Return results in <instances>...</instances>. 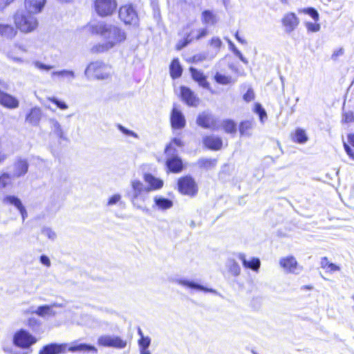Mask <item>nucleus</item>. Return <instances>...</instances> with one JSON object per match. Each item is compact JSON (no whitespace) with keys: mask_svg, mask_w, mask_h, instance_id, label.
<instances>
[{"mask_svg":"<svg viewBox=\"0 0 354 354\" xmlns=\"http://www.w3.org/2000/svg\"><path fill=\"white\" fill-rule=\"evenodd\" d=\"M202 21L205 24L215 25L217 22L216 15L211 10H204L202 12Z\"/></svg>","mask_w":354,"mask_h":354,"instance_id":"nucleus-33","label":"nucleus"},{"mask_svg":"<svg viewBox=\"0 0 354 354\" xmlns=\"http://www.w3.org/2000/svg\"><path fill=\"white\" fill-rule=\"evenodd\" d=\"M50 311V307L47 305L39 306L36 310V314L39 316H44Z\"/></svg>","mask_w":354,"mask_h":354,"instance_id":"nucleus-42","label":"nucleus"},{"mask_svg":"<svg viewBox=\"0 0 354 354\" xmlns=\"http://www.w3.org/2000/svg\"><path fill=\"white\" fill-rule=\"evenodd\" d=\"M41 232L44 234L49 239L54 240L56 238L55 232L50 227H44Z\"/></svg>","mask_w":354,"mask_h":354,"instance_id":"nucleus-44","label":"nucleus"},{"mask_svg":"<svg viewBox=\"0 0 354 354\" xmlns=\"http://www.w3.org/2000/svg\"><path fill=\"white\" fill-rule=\"evenodd\" d=\"M40 261L44 266L49 267L50 266V261L49 258L46 255H41L40 257Z\"/></svg>","mask_w":354,"mask_h":354,"instance_id":"nucleus-54","label":"nucleus"},{"mask_svg":"<svg viewBox=\"0 0 354 354\" xmlns=\"http://www.w3.org/2000/svg\"><path fill=\"white\" fill-rule=\"evenodd\" d=\"M85 74L89 79L105 80L111 76V66L101 61H95L88 64Z\"/></svg>","mask_w":354,"mask_h":354,"instance_id":"nucleus-4","label":"nucleus"},{"mask_svg":"<svg viewBox=\"0 0 354 354\" xmlns=\"http://www.w3.org/2000/svg\"><path fill=\"white\" fill-rule=\"evenodd\" d=\"M37 342V339L28 330L20 329L12 337L13 344L21 349H28Z\"/></svg>","mask_w":354,"mask_h":354,"instance_id":"nucleus-6","label":"nucleus"},{"mask_svg":"<svg viewBox=\"0 0 354 354\" xmlns=\"http://www.w3.org/2000/svg\"><path fill=\"white\" fill-rule=\"evenodd\" d=\"M300 22L299 19L294 12H288L281 19V24L288 33L294 31Z\"/></svg>","mask_w":354,"mask_h":354,"instance_id":"nucleus-14","label":"nucleus"},{"mask_svg":"<svg viewBox=\"0 0 354 354\" xmlns=\"http://www.w3.org/2000/svg\"><path fill=\"white\" fill-rule=\"evenodd\" d=\"M185 125V119L184 116L178 112V129L184 127Z\"/></svg>","mask_w":354,"mask_h":354,"instance_id":"nucleus-55","label":"nucleus"},{"mask_svg":"<svg viewBox=\"0 0 354 354\" xmlns=\"http://www.w3.org/2000/svg\"><path fill=\"white\" fill-rule=\"evenodd\" d=\"M178 191L183 195L194 197L198 193V187L193 177L185 176L178 178Z\"/></svg>","mask_w":354,"mask_h":354,"instance_id":"nucleus-8","label":"nucleus"},{"mask_svg":"<svg viewBox=\"0 0 354 354\" xmlns=\"http://www.w3.org/2000/svg\"><path fill=\"white\" fill-rule=\"evenodd\" d=\"M97 344L103 347H109L116 349H124L128 342L127 339L118 335H101L97 338Z\"/></svg>","mask_w":354,"mask_h":354,"instance_id":"nucleus-9","label":"nucleus"},{"mask_svg":"<svg viewBox=\"0 0 354 354\" xmlns=\"http://www.w3.org/2000/svg\"><path fill=\"white\" fill-rule=\"evenodd\" d=\"M54 132L55 134H57V136L62 138L64 136V132L62 131V129L59 124L58 122L55 121L54 122Z\"/></svg>","mask_w":354,"mask_h":354,"instance_id":"nucleus-50","label":"nucleus"},{"mask_svg":"<svg viewBox=\"0 0 354 354\" xmlns=\"http://www.w3.org/2000/svg\"><path fill=\"white\" fill-rule=\"evenodd\" d=\"M254 112L259 115V119L261 121H263L264 119L267 118V114L264 109L262 107V106L257 103L254 105Z\"/></svg>","mask_w":354,"mask_h":354,"instance_id":"nucleus-38","label":"nucleus"},{"mask_svg":"<svg viewBox=\"0 0 354 354\" xmlns=\"http://www.w3.org/2000/svg\"><path fill=\"white\" fill-rule=\"evenodd\" d=\"M2 203L4 205H14L20 212L23 221H24L27 218L28 213L26 212V209L25 207L23 205L21 200L18 197L12 195L6 196L3 198Z\"/></svg>","mask_w":354,"mask_h":354,"instance_id":"nucleus-16","label":"nucleus"},{"mask_svg":"<svg viewBox=\"0 0 354 354\" xmlns=\"http://www.w3.org/2000/svg\"><path fill=\"white\" fill-rule=\"evenodd\" d=\"M0 104L7 109H14L19 106V100L13 95L0 90Z\"/></svg>","mask_w":354,"mask_h":354,"instance_id":"nucleus-19","label":"nucleus"},{"mask_svg":"<svg viewBox=\"0 0 354 354\" xmlns=\"http://www.w3.org/2000/svg\"><path fill=\"white\" fill-rule=\"evenodd\" d=\"M196 124L201 128L213 131L218 130L219 127L216 118L212 114L205 111L198 114Z\"/></svg>","mask_w":354,"mask_h":354,"instance_id":"nucleus-11","label":"nucleus"},{"mask_svg":"<svg viewBox=\"0 0 354 354\" xmlns=\"http://www.w3.org/2000/svg\"><path fill=\"white\" fill-rule=\"evenodd\" d=\"M170 74L174 79L177 77V59H174L170 64Z\"/></svg>","mask_w":354,"mask_h":354,"instance_id":"nucleus-47","label":"nucleus"},{"mask_svg":"<svg viewBox=\"0 0 354 354\" xmlns=\"http://www.w3.org/2000/svg\"><path fill=\"white\" fill-rule=\"evenodd\" d=\"M236 56H237L240 60H241L244 64H248V61L243 56L242 53L240 52L239 54H237Z\"/></svg>","mask_w":354,"mask_h":354,"instance_id":"nucleus-60","label":"nucleus"},{"mask_svg":"<svg viewBox=\"0 0 354 354\" xmlns=\"http://www.w3.org/2000/svg\"><path fill=\"white\" fill-rule=\"evenodd\" d=\"M49 100L50 102L55 104L62 110H65L68 108V106L66 104V103H64V102H61L55 97L50 98Z\"/></svg>","mask_w":354,"mask_h":354,"instance_id":"nucleus-48","label":"nucleus"},{"mask_svg":"<svg viewBox=\"0 0 354 354\" xmlns=\"http://www.w3.org/2000/svg\"><path fill=\"white\" fill-rule=\"evenodd\" d=\"M189 71L192 79L197 82L200 85L206 86L208 85L205 75L200 71L194 67L189 68Z\"/></svg>","mask_w":354,"mask_h":354,"instance_id":"nucleus-28","label":"nucleus"},{"mask_svg":"<svg viewBox=\"0 0 354 354\" xmlns=\"http://www.w3.org/2000/svg\"><path fill=\"white\" fill-rule=\"evenodd\" d=\"M279 266L286 272L294 273L299 268V263L292 255L282 257L279 260Z\"/></svg>","mask_w":354,"mask_h":354,"instance_id":"nucleus-18","label":"nucleus"},{"mask_svg":"<svg viewBox=\"0 0 354 354\" xmlns=\"http://www.w3.org/2000/svg\"><path fill=\"white\" fill-rule=\"evenodd\" d=\"M254 93L252 88H248L243 95V98L246 102H250L254 99Z\"/></svg>","mask_w":354,"mask_h":354,"instance_id":"nucleus-45","label":"nucleus"},{"mask_svg":"<svg viewBox=\"0 0 354 354\" xmlns=\"http://www.w3.org/2000/svg\"><path fill=\"white\" fill-rule=\"evenodd\" d=\"M67 351L69 352H84L97 353V349L93 345L86 344H80L68 346L67 344L50 343L44 345L39 351L38 354H61Z\"/></svg>","mask_w":354,"mask_h":354,"instance_id":"nucleus-2","label":"nucleus"},{"mask_svg":"<svg viewBox=\"0 0 354 354\" xmlns=\"http://www.w3.org/2000/svg\"><path fill=\"white\" fill-rule=\"evenodd\" d=\"M119 19L126 25H134L138 21V15L133 4L121 6L118 10Z\"/></svg>","mask_w":354,"mask_h":354,"instance_id":"nucleus-10","label":"nucleus"},{"mask_svg":"<svg viewBox=\"0 0 354 354\" xmlns=\"http://www.w3.org/2000/svg\"><path fill=\"white\" fill-rule=\"evenodd\" d=\"M254 122L252 120H243L239 124V131L241 136H250L251 131L253 128Z\"/></svg>","mask_w":354,"mask_h":354,"instance_id":"nucleus-27","label":"nucleus"},{"mask_svg":"<svg viewBox=\"0 0 354 354\" xmlns=\"http://www.w3.org/2000/svg\"><path fill=\"white\" fill-rule=\"evenodd\" d=\"M0 35L12 39L17 35V30L10 24H0Z\"/></svg>","mask_w":354,"mask_h":354,"instance_id":"nucleus-30","label":"nucleus"},{"mask_svg":"<svg viewBox=\"0 0 354 354\" xmlns=\"http://www.w3.org/2000/svg\"><path fill=\"white\" fill-rule=\"evenodd\" d=\"M89 31L92 35H100L106 39L104 43L94 45L91 49L93 53L98 54L106 52L126 39V35L120 28L109 26L104 22L90 25Z\"/></svg>","mask_w":354,"mask_h":354,"instance_id":"nucleus-1","label":"nucleus"},{"mask_svg":"<svg viewBox=\"0 0 354 354\" xmlns=\"http://www.w3.org/2000/svg\"><path fill=\"white\" fill-rule=\"evenodd\" d=\"M345 120L347 122H353L354 121V116L352 114L351 115H349V116L346 115Z\"/></svg>","mask_w":354,"mask_h":354,"instance_id":"nucleus-61","label":"nucleus"},{"mask_svg":"<svg viewBox=\"0 0 354 354\" xmlns=\"http://www.w3.org/2000/svg\"><path fill=\"white\" fill-rule=\"evenodd\" d=\"M302 12L305 14L309 15L315 21L319 20V13L313 8H307L302 10Z\"/></svg>","mask_w":354,"mask_h":354,"instance_id":"nucleus-39","label":"nucleus"},{"mask_svg":"<svg viewBox=\"0 0 354 354\" xmlns=\"http://www.w3.org/2000/svg\"><path fill=\"white\" fill-rule=\"evenodd\" d=\"M40 68H42V69H45L46 71H48V70L52 69L53 66H52L45 65V64H41L40 65Z\"/></svg>","mask_w":354,"mask_h":354,"instance_id":"nucleus-62","label":"nucleus"},{"mask_svg":"<svg viewBox=\"0 0 354 354\" xmlns=\"http://www.w3.org/2000/svg\"><path fill=\"white\" fill-rule=\"evenodd\" d=\"M209 44L212 48L216 50H219L222 46V41L219 37H212L209 40Z\"/></svg>","mask_w":354,"mask_h":354,"instance_id":"nucleus-43","label":"nucleus"},{"mask_svg":"<svg viewBox=\"0 0 354 354\" xmlns=\"http://www.w3.org/2000/svg\"><path fill=\"white\" fill-rule=\"evenodd\" d=\"M15 171L13 176L19 178L24 176L28 170V163L26 159L19 158L14 165Z\"/></svg>","mask_w":354,"mask_h":354,"instance_id":"nucleus-24","label":"nucleus"},{"mask_svg":"<svg viewBox=\"0 0 354 354\" xmlns=\"http://www.w3.org/2000/svg\"><path fill=\"white\" fill-rule=\"evenodd\" d=\"M13 24L17 32L29 34L35 31L39 26L38 19L28 11H16L12 15Z\"/></svg>","mask_w":354,"mask_h":354,"instance_id":"nucleus-3","label":"nucleus"},{"mask_svg":"<svg viewBox=\"0 0 354 354\" xmlns=\"http://www.w3.org/2000/svg\"><path fill=\"white\" fill-rule=\"evenodd\" d=\"M292 142L295 143L302 144L308 140V136L306 131L300 128L296 129L295 131L290 134Z\"/></svg>","mask_w":354,"mask_h":354,"instance_id":"nucleus-29","label":"nucleus"},{"mask_svg":"<svg viewBox=\"0 0 354 354\" xmlns=\"http://www.w3.org/2000/svg\"><path fill=\"white\" fill-rule=\"evenodd\" d=\"M15 0H0V9L3 10L13 3Z\"/></svg>","mask_w":354,"mask_h":354,"instance_id":"nucleus-53","label":"nucleus"},{"mask_svg":"<svg viewBox=\"0 0 354 354\" xmlns=\"http://www.w3.org/2000/svg\"><path fill=\"white\" fill-rule=\"evenodd\" d=\"M221 127L224 133L234 135L237 131V124L232 119H225L221 123Z\"/></svg>","mask_w":354,"mask_h":354,"instance_id":"nucleus-26","label":"nucleus"},{"mask_svg":"<svg viewBox=\"0 0 354 354\" xmlns=\"http://www.w3.org/2000/svg\"><path fill=\"white\" fill-rule=\"evenodd\" d=\"M344 148L347 155L354 160V133L348 134L347 142H344Z\"/></svg>","mask_w":354,"mask_h":354,"instance_id":"nucleus-32","label":"nucleus"},{"mask_svg":"<svg viewBox=\"0 0 354 354\" xmlns=\"http://www.w3.org/2000/svg\"><path fill=\"white\" fill-rule=\"evenodd\" d=\"M40 325V322L35 318H29L27 321V326L30 327L32 330H35V328Z\"/></svg>","mask_w":354,"mask_h":354,"instance_id":"nucleus-49","label":"nucleus"},{"mask_svg":"<svg viewBox=\"0 0 354 354\" xmlns=\"http://www.w3.org/2000/svg\"><path fill=\"white\" fill-rule=\"evenodd\" d=\"M143 180L147 183V192L154 191L161 189L163 187L164 182L162 179L156 178L151 173H145Z\"/></svg>","mask_w":354,"mask_h":354,"instance_id":"nucleus-17","label":"nucleus"},{"mask_svg":"<svg viewBox=\"0 0 354 354\" xmlns=\"http://www.w3.org/2000/svg\"><path fill=\"white\" fill-rule=\"evenodd\" d=\"M138 334L140 338L138 340L140 354H151L148 348L151 344V338L149 336H145L142 330L138 328Z\"/></svg>","mask_w":354,"mask_h":354,"instance_id":"nucleus-22","label":"nucleus"},{"mask_svg":"<svg viewBox=\"0 0 354 354\" xmlns=\"http://www.w3.org/2000/svg\"><path fill=\"white\" fill-rule=\"evenodd\" d=\"M41 118V109L38 107H34L26 115V121L32 124H37Z\"/></svg>","mask_w":354,"mask_h":354,"instance_id":"nucleus-25","label":"nucleus"},{"mask_svg":"<svg viewBox=\"0 0 354 354\" xmlns=\"http://www.w3.org/2000/svg\"><path fill=\"white\" fill-rule=\"evenodd\" d=\"M131 187L133 191V199L137 198L144 191H146V187L138 180L131 182Z\"/></svg>","mask_w":354,"mask_h":354,"instance_id":"nucleus-35","label":"nucleus"},{"mask_svg":"<svg viewBox=\"0 0 354 354\" xmlns=\"http://www.w3.org/2000/svg\"><path fill=\"white\" fill-rule=\"evenodd\" d=\"M198 165L201 169H209L214 167L217 163L216 158H201L198 160Z\"/></svg>","mask_w":354,"mask_h":354,"instance_id":"nucleus-34","label":"nucleus"},{"mask_svg":"<svg viewBox=\"0 0 354 354\" xmlns=\"http://www.w3.org/2000/svg\"><path fill=\"white\" fill-rule=\"evenodd\" d=\"M15 177L12 174L6 171H0V190L8 189L12 187L13 180Z\"/></svg>","mask_w":354,"mask_h":354,"instance_id":"nucleus-23","label":"nucleus"},{"mask_svg":"<svg viewBox=\"0 0 354 354\" xmlns=\"http://www.w3.org/2000/svg\"><path fill=\"white\" fill-rule=\"evenodd\" d=\"M177 145V140L174 138L172 141L166 147L165 152L167 156L171 158L167 161V166L169 170L173 172H177V156H174L173 152L175 151Z\"/></svg>","mask_w":354,"mask_h":354,"instance_id":"nucleus-13","label":"nucleus"},{"mask_svg":"<svg viewBox=\"0 0 354 354\" xmlns=\"http://www.w3.org/2000/svg\"><path fill=\"white\" fill-rule=\"evenodd\" d=\"M180 283H181L182 285L187 287V288H192V289H196V290H203V288L197 284V283H195L194 282H192V281H178Z\"/></svg>","mask_w":354,"mask_h":354,"instance_id":"nucleus-41","label":"nucleus"},{"mask_svg":"<svg viewBox=\"0 0 354 354\" xmlns=\"http://www.w3.org/2000/svg\"><path fill=\"white\" fill-rule=\"evenodd\" d=\"M239 259L245 268L258 272L261 266V261L259 258L252 257L250 260H247L246 256L244 254H240L239 255Z\"/></svg>","mask_w":354,"mask_h":354,"instance_id":"nucleus-21","label":"nucleus"},{"mask_svg":"<svg viewBox=\"0 0 354 354\" xmlns=\"http://www.w3.org/2000/svg\"><path fill=\"white\" fill-rule=\"evenodd\" d=\"M320 266L326 272H335L340 270V267L330 262L328 257H322L320 260Z\"/></svg>","mask_w":354,"mask_h":354,"instance_id":"nucleus-31","label":"nucleus"},{"mask_svg":"<svg viewBox=\"0 0 354 354\" xmlns=\"http://www.w3.org/2000/svg\"><path fill=\"white\" fill-rule=\"evenodd\" d=\"M214 81L219 84L227 85L231 84L233 80L231 76L216 72L214 76Z\"/></svg>","mask_w":354,"mask_h":354,"instance_id":"nucleus-36","label":"nucleus"},{"mask_svg":"<svg viewBox=\"0 0 354 354\" xmlns=\"http://www.w3.org/2000/svg\"><path fill=\"white\" fill-rule=\"evenodd\" d=\"M120 198L121 196L120 194H114L109 198L107 204L109 205H114L117 203L120 200Z\"/></svg>","mask_w":354,"mask_h":354,"instance_id":"nucleus-52","label":"nucleus"},{"mask_svg":"<svg viewBox=\"0 0 354 354\" xmlns=\"http://www.w3.org/2000/svg\"><path fill=\"white\" fill-rule=\"evenodd\" d=\"M306 27L309 32H315L320 30V24L317 23L308 22L306 24Z\"/></svg>","mask_w":354,"mask_h":354,"instance_id":"nucleus-40","label":"nucleus"},{"mask_svg":"<svg viewBox=\"0 0 354 354\" xmlns=\"http://www.w3.org/2000/svg\"><path fill=\"white\" fill-rule=\"evenodd\" d=\"M118 128L122 131L124 133H125L126 135H134L133 132H132L130 130H128L127 129H125L123 126H122L121 124H118Z\"/></svg>","mask_w":354,"mask_h":354,"instance_id":"nucleus-56","label":"nucleus"},{"mask_svg":"<svg viewBox=\"0 0 354 354\" xmlns=\"http://www.w3.org/2000/svg\"><path fill=\"white\" fill-rule=\"evenodd\" d=\"M171 124L174 128L177 127V107L174 105L171 115Z\"/></svg>","mask_w":354,"mask_h":354,"instance_id":"nucleus-46","label":"nucleus"},{"mask_svg":"<svg viewBox=\"0 0 354 354\" xmlns=\"http://www.w3.org/2000/svg\"><path fill=\"white\" fill-rule=\"evenodd\" d=\"M202 143L205 149L211 151H220L223 147V138L214 134H207L203 136Z\"/></svg>","mask_w":354,"mask_h":354,"instance_id":"nucleus-12","label":"nucleus"},{"mask_svg":"<svg viewBox=\"0 0 354 354\" xmlns=\"http://www.w3.org/2000/svg\"><path fill=\"white\" fill-rule=\"evenodd\" d=\"M155 203L156 205L158 207V208L161 209H169L173 205V203L171 201L165 198H156Z\"/></svg>","mask_w":354,"mask_h":354,"instance_id":"nucleus-37","label":"nucleus"},{"mask_svg":"<svg viewBox=\"0 0 354 354\" xmlns=\"http://www.w3.org/2000/svg\"><path fill=\"white\" fill-rule=\"evenodd\" d=\"M206 59V56L204 54L194 55L191 57L192 62L198 63L201 62Z\"/></svg>","mask_w":354,"mask_h":354,"instance_id":"nucleus-51","label":"nucleus"},{"mask_svg":"<svg viewBox=\"0 0 354 354\" xmlns=\"http://www.w3.org/2000/svg\"><path fill=\"white\" fill-rule=\"evenodd\" d=\"M178 172H180L183 168V162H182L181 160H180L179 158H178Z\"/></svg>","mask_w":354,"mask_h":354,"instance_id":"nucleus-63","label":"nucleus"},{"mask_svg":"<svg viewBox=\"0 0 354 354\" xmlns=\"http://www.w3.org/2000/svg\"><path fill=\"white\" fill-rule=\"evenodd\" d=\"M46 3V0H24V6L26 11L33 14L40 13Z\"/></svg>","mask_w":354,"mask_h":354,"instance_id":"nucleus-20","label":"nucleus"},{"mask_svg":"<svg viewBox=\"0 0 354 354\" xmlns=\"http://www.w3.org/2000/svg\"><path fill=\"white\" fill-rule=\"evenodd\" d=\"M93 7L96 14L101 17L112 15L116 10V0H94Z\"/></svg>","mask_w":354,"mask_h":354,"instance_id":"nucleus-7","label":"nucleus"},{"mask_svg":"<svg viewBox=\"0 0 354 354\" xmlns=\"http://www.w3.org/2000/svg\"><path fill=\"white\" fill-rule=\"evenodd\" d=\"M229 46L230 50L233 52V53L236 55L239 54L240 51L236 48L234 44L232 41H229Z\"/></svg>","mask_w":354,"mask_h":354,"instance_id":"nucleus-58","label":"nucleus"},{"mask_svg":"<svg viewBox=\"0 0 354 354\" xmlns=\"http://www.w3.org/2000/svg\"><path fill=\"white\" fill-rule=\"evenodd\" d=\"M341 54H342V50L340 49V50H339L337 52H336L335 53H334V54H333V56L337 57V56H338L339 55H341Z\"/></svg>","mask_w":354,"mask_h":354,"instance_id":"nucleus-64","label":"nucleus"},{"mask_svg":"<svg viewBox=\"0 0 354 354\" xmlns=\"http://www.w3.org/2000/svg\"><path fill=\"white\" fill-rule=\"evenodd\" d=\"M7 158V155L6 153H4L3 152H2L1 151H0V164H1L2 162H3Z\"/></svg>","mask_w":354,"mask_h":354,"instance_id":"nucleus-59","label":"nucleus"},{"mask_svg":"<svg viewBox=\"0 0 354 354\" xmlns=\"http://www.w3.org/2000/svg\"><path fill=\"white\" fill-rule=\"evenodd\" d=\"M234 37L236 39V40L239 42H240L241 44H247L246 40L244 38L240 37L239 33L238 31H236V33L234 34Z\"/></svg>","mask_w":354,"mask_h":354,"instance_id":"nucleus-57","label":"nucleus"},{"mask_svg":"<svg viewBox=\"0 0 354 354\" xmlns=\"http://www.w3.org/2000/svg\"><path fill=\"white\" fill-rule=\"evenodd\" d=\"M208 35L206 28L196 29L187 27L183 30V38L178 44V49L192 44L194 41L199 40Z\"/></svg>","mask_w":354,"mask_h":354,"instance_id":"nucleus-5","label":"nucleus"},{"mask_svg":"<svg viewBox=\"0 0 354 354\" xmlns=\"http://www.w3.org/2000/svg\"><path fill=\"white\" fill-rule=\"evenodd\" d=\"M180 90L181 100L188 106H197L199 104V98L189 88L181 86Z\"/></svg>","mask_w":354,"mask_h":354,"instance_id":"nucleus-15","label":"nucleus"}]
</instances>
